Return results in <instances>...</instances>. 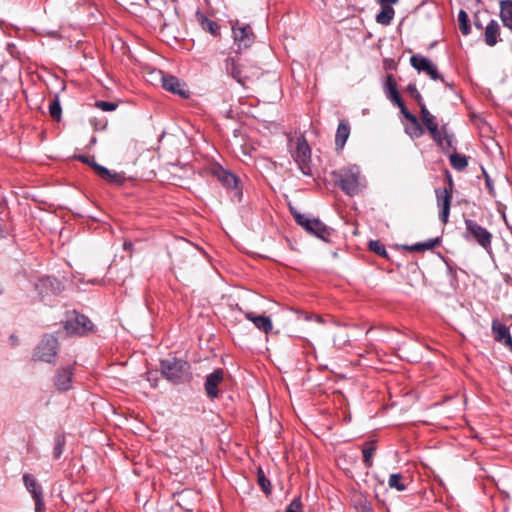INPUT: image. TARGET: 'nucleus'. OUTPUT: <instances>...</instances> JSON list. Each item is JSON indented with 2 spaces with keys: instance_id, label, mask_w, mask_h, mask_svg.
<instances>
[{
  "instance_id": "obj_20",
  "label": "nucleus",
  "mask_w": 512,
  "mask_h": 512,
  "mask_svg": "<svg viewBox=\"0 0 512 512\" xmlns=\"http://www.w3.org/2000/svg\"><path fill=\"white\" fill-rule=\"evenodd\" d=\"M386 86H387V98L392 103H394L395 105H397L399 107L401 113L403 111L407 110V108L404 104V101L402 100V98L397 90V84L393 80L392 76H390V75L387 77Z\"/></svg>"
},
{
  "instance_id": "obj_31",
  "label": "nucleus",
  "mask_w": 512,
  "mask_h": 512,
  "mask_svg": "<svg viewBox=\"0 0 512 512\" xmlns=\"http://www.w3.org/2000/svg\"><path fill=\"white\" fill-rule=\"evenodd\" d=\"M450 163L454 169L462 171L467 167L468 160L466 156L454 153L450 156Z\"/></svg>"
},
{
  "instance_id": "obj_5",
  "label": "nucleus",
  "mask_w": 512,
  "mask_h": 512,
  "mask_svg": "<svg viewBox=\"0 0 512 512\" xmlns=\"http://www.w3.org/2000/svg\"><path fill=\"white\" fill-rule=\"evenodd\" d=\"M293 216L301 227L307 232L316 237L327 240L330 236L328 227L317 218H309L308 216L300 213H293Z\"/></svg>"
},
{
  "instance_id": "obj_22",
  "label": "nucleus",
  "mask_w": 512,
  "mask_h": 512,
  "mask_svg": "<svg viewBox=\"0 0 512 512\" xmlns=\"http://www.w3.org/2000/svg\"><path fill=\"white\" fill-rule=\"evenodd\" d=\"M350 135V124L347 120H341L339 122L336 135H335V145L337 149H342L346 141L348 140Z\"/></svg>"
},
{
  "instance_id": "obj_34",
  "label": "nucleus",
  "mask_w": 512,
  "mask_h": 512,
  "mask_svg": "<svg viewBox=\"0 0 512 512\" xmlns=\"http://www.w3.org/2000/svg\"><path fill=\"white\" fill-rule=\"evenodd\" d=\"M257 480H258V484L260 485L262 490L267 494L270 493V491H271L270 481L266 478L264 471L261 468L258 469Z\"/></svg>"
},
{
  "instance_id": "obj_32",
  "label": "nucleus",
  "mask_w": 512,
  "mask_h": 512,
  "mask_svg": "<svg viewBox=\"0 0 512 512\" xmlns=\"http://www.w3.org/2000/svg\"><path fill=\"white\" fill-rule=\"evenodd\" d=\"M459 29L463 35L470 33L469 18L464 10H460L458 14Z\"/></svg>"
},
{
  "instance_id": "obj_38",
  "label": "nucleus",
  "mask_w": 512,
  "mask_h": 512,
  "mask_svg": "<svg viewBox=\"0 0 512 512\" xmlns=\"http://www.w3.org/2000/svg\"><path fill=\"white\" fill-rule=\"evenodd\" d=\"M95 106L102 111H114L117 108V104L108 101H97Z\"/></svg>"
},
{
  "instance_id": "obj_23",
  "label": "nucleus",
  "mask_w": 512,
  "mask_h": 512,
  "mask_svg": "<svg viewBox=\"0 0 512 512\" xmlns=\"http://www.w3.org/2000/svg\"><path fill=\"white\" fill-rule=\"evenodd\" d=\"M93 169L102 179H104L110 183H113V184H121L122 183V176L118 173L111 172L107 168H105L97 163H93Z\"/></svg>"
},
{
  "instance_id": "obj_7",
  "label": "nucleus",
  "mask_w": 512,
  "mask_h": 512,
  "mask_svg": "<svg viewBox=\"0 0 512 512\" xmlns=\"http://www.w3.org/2000/svg\"><path fill=\"white\" fill-rule=\"evenodd\" d=\"M310 157L311 150L307 141L304 138H299L296 143V148L293 152V158L298 164L299 169L305 175H310L311 173L309 166Z\"/></svg>"
},
{
  "instance_id": "obj_39",
  "label": "nucleus",
  "mask_w": 512,
  "mask_h": 512,
  "mask_svg": "<svg viewBox=\"0 0 512 512\" xmlns=\"http://www.w3.org/2000/svg\"><path fill=\"white\" fill-rule=\"evenodd\" d=\"M440 132H441V139H442V145L441 146L443 147L446 144L448 147H451L452 143H453V136L449 135L447 133L446 126H443L440 129Z\"/></svg>"
},
{
  "instance_id": "obj_16",
  "label": "nucleus",
  "mask_w": 512,
  "mask_h": 512,
  "mask_svg": "<svg viewBox=\"0 0 512 512\" xmlns=\"http://www.w3.org/2000/svg\"><path fill=\"white\" fill-rule=\"evenodd\" d=\"M225 69L230 76H232L237 82L241 84H243L244 80L248 78V75H246L243 71L239 57H228L225 62Z\"/></svg>"
},
{
  "instance_id": "obj_42",
  "label": "nucleus",
  "mask_w": 512,
  "mask_h": 512,
  "mask_svg": "<svg viewBox=\"0 0 512 512\" xmlns=\"http://www.w3.org/2000/svg\"><path fill=\"white\" fill-rule=\"evenodd\" d=\"M399 0H378L381 6L392 7L393 4H396Z\"/></svg>"
},
{
  "instance_id": "obj_18",
  "label": "nucleus",
  "mask_w": 512,
  "mask_h": 512,
  "mask_svg": "<svg viewBox=\"0 0 512 512\" xmlns=\"http://www.w3.org/2000/svg\"><path fill=\"white\" fill-rule=\"evenodd\" d=\"M492 332L496 341L512 348V338L506 325L494 320L492 322Z\"/></svg>"
},
{
  "instance_id": "obj_3",
  "label": "nucleus",
  "mask_w": 512,
  "mask_h": 512,
  "mask_svg": "<svg viewBox=\"0 0 512 512\" xmlns=\"http://www.w3.org/2000/svg\"><path fill=\"white\" fill-rule=\"evenodd\" d=\"M234 45L237 47L236 52L248 49L255 41L254 32L249 24L239 20L231 22Z\"/></svg>"
},
{
  "instance_id": "obj_24",
  "label": "nucleus",
  "mask_w": 512,
  "mask_h": 512,
  "mask_svg": "<svg viewBox=\"0 0 512 512\" xmlns=\"http://www.w3.org/2000/svg\"><path fill=\"white\" fill-rule=\"evenodd\" d=\"M500 27L496 20H491L485 28V43L489 46H494L498 41Z\"/></svg>"
},
{
  "instance_id": "obj_19",
  "label": "nucleus",
  "mask_w": 512,
  "mask_h": 512,
  "mask_svg": "<svg viewBox=\"0 0 512 512\" xmlns=\"http://www.w3.org/2000/svg\"><path fill=\"white\" fill-rule=\"evenodd\" d=\"M403 116L406 120L409 121V124L405 127V132L411 137V138H419L424 134V129L420 125L417 117L410 113L407 110L402 112Z\"/></svg>"
},
{
  "instance_id": "obj_4",
  "label": "nucleus",
  "mask_w": 512,
  "mask_h": 512,
  "mask_svg": "<svg viewBox=\"0 0 512 512\" xmlns=\"http://www.w3.org/2000/svg\"><path fill=\"white\" fill-rule=\"evenodd\" d=\"M58 349V339L53 335H45L36 347L33 358L36 361L53 363Z\"/></svg>"
},
{
  "instance_id": "obj_47",
  "label": "nucleus",
  "mask_w": 512,
  "mask_h": 512,
  "mask_svg": "<svg viewBox=\"0 0 512 512\" xmlns=\"http://www.w3.org/2000/svg\"><path fill=\"white\" fill-rule=\"evenodd\" d=\"M475 26H476L477 28H479V29H481V28H482L481 24H480V23H478V22H475Z\"/></svg>"
},
{
  "instance_id": "obj_36",
  "label": "nucleus",
  "mask_w": 512,
  "mask_h": 512,
  "mask_svg": "<svg viewBox=\"0 0 512 512\" xmlns=\"http://www.w3.org/2000/svg\"><path fill=\"white\" fill-rule=\"evenodd\" d=\"M407 92L411 95L412 98H414L417 101L419 106L421 104H424L423 101H422V96L419 93V91L417 90L415 84H409L407 86Z\"/></svg>"
},
{
  "instance_id": "obj_6",
  "label": "nucleus",
  "mask_w": 512,
  "mask_h": 512,
  "mask_svg": "<svg viewBox=\"0 0 512 512\" xmlns=\"http://www.w3.org/2000/svg\"><path fill=\"white\" fill-rule=\"evenodd\" d=\"M93 324L88 317L72 312L67 316L64 324V329L69 335H83L92 330Z\"/></svg>"
},
{
  "instance_id": "obj_43",
  "label": "nucleus",
  "mask_w": 512,
  "mask_h": 512,
  "mask_svg": "<svg viewBox=\"0 0 512 512\" xmlns=\"http://www.w3.org/2000/svg\"><path fill=\"white\" fill-rule=\"evenodd\" d=\"M410 251H425L421 246V243H416L410 247H407Z\"/></svg>"
},
{
  "instance_id": "obj_37",
  "label": "nucleus",
  "mask_w": 512,
  "mask_h": 512,
  "mask_svg": "<svg viewBox=\"0 0 512 512\" xmlns=\"http://www.w3.org/2000/svg\"><path fill=\"white\" fill-rule=\"evenodd\" d=\"M285 512H302L301 499L299 497L294 498L286 508Z\"/></svg>"
},
{
  "instance_id": "obj_25",
  "label": "nucleus",
  "mask_w": 512,
  "mask_h": 512,
  "mask_svg": "<svg viewBox=\"0 0 512 512\" xmlns=\"http://www.w3.org/2000/svg\"><path fill=\"white\" fill-rule=\"evenodd\" d=\"M215 174L225 187L232 189L237 188L238 179L229 171L219 167L215 170Z\"/></svg>"
},
{
  "instance_id": "obj_9",
  "label": "nucleus",
  "mask_w": 512,
  "mask_h": 512,
  "mask_svg": "<svg viewBox=\"0 0 512 512\" xmlns=\"http://www.w3.org/2000/svg\"><path fill=\"white\" fill-rule=\"evenodd\" d=\"M466 230L477 241V243L488 250L491 247V233L473 220H465Z\"/></svg>"
},
{
  "instance_id": "obj_29",
  "label": "nucleus",
  "mask_w": 512,
  "mask_h": 512,
  "mask_svg": "<svg viewBox=\"0 0 512 512\" xmlns=\"http://www.w3.org/2000/svg\"><path fill=\"white\" fill-rule=\"evenodd\" d=\"M198 21L200 22V25L203 30H205L215 36L219 34L220 27L215 21L207 18L206 16H204L202 14H198Z\"/></svg>"
},
{
  "instance_id": "obj_17",
  "label": "nucleus",
  "mask_w": 512,
  "mask_h": 512,
  "mask_svg": "<svg viewBox=\"0 0 512 512\" xmlns=\"http://www.w3.org/2000/svg\"><path fill=\"white\" fill-rule=\"evenodd\" d=\"M162 85L167 90L181 97H188L184 84L175 76L167 75L162 77Z\"/></svg>"
},
{
  "instance_id": "obj_1",
  "label": "nucleus",
  "mask_w": 512,
  "mask_h": 512,
  "mask_svg": "<svg viewBox=\"0 0 512 512\" xmlns=\"http://www.w3.org/2000/svg\"><path fill=\"white\" fill-rule=\"evenodd\" d=\"M338 186L349 196L358 194L365 187V180L361 175L360 168L352 165L339 170Z\"/></svg>"
},
{
  "instance_id": "obj_27",
  "label": "nucleus",
  "mask_w": 512,
  "mask_h": 512,
  "mask_svg": "<svg viewBox=\"0 0 512 512\" xmlns=\"http://www.w3.org/2000/svg\"><path fill=\"white\" fill-rule=\"evenodd\" d=\"M376 451V443L375 441H368L364 444L362 448L363 453V462L366 467H371L373 465L372 457Z\"/></svg>"
},
{
  "instance_id": "obj_15",
  "label": "nucleus",
  "mask_w": 512,
  "mask_h": 512,
  "mask_svg": "<svg viewBox=\"0 0 512 512\" xmlns=\"http://www.w3.org/2000/svg\"><path fill=\"white\" fill-rule=\"evenodd\" d=\"M36 289L42 296L57 294L63 289L62 283L53 277H43L36 284Z\"/></svg>"
},
{
  "instance_id": "obj_13",
  "label": "nucleus",
  "mask_w": 512,
  "mask_h": 512,
  "mask_svg": "<svg viewBox=\"0 0 512 512\" xmlns=\"http://www.w3.org/2000/svg\"><path fill=\"white\" fill-rule=\"evenodd\" d=\"M224 371L216 369L206 377L205 391L209 398L214 399L218 397V386L223 382Z\"/></svg>"
},
{
  "instance_id": "obj_28",
  "label": "nucleus",
  "mask_w": 512,
  "mask_h": 512,
  "mask_svg": "<svg viewBox=\"0 0 512 512\" xmlns=\"http://www.w3.org/2000/svg\"><path fill=\"white\" fill-rule=\"evenodd\" d=\"M395 11L392 7L381 6V11L376 15V22L381 25H389L394 17Z\"/></svg>"
},
{
  "instance_id": "obj_33",
  "label": "nucleus",
  "mask_w": 512,
  "mask_h": 512,
  "mask_svg": "<svg viewBox=\"0 0 512 512\" xmlns=\"http://www.w3.org/2000/svg\"><path fill=\"white\" fill-rule=\"evenodd\" d=\"M390 488H394L397 491H404L406 489L402 482V475L400 473L391 474L388 480Z\"/></svg>"
},
{
  "instance_id": "obj_44",
  "label": "nucleus",
  "mask_w": 512,
  "mask_h": 512,
  "mask_svg": "<svg viewBox=\"0 0 512 512\" xmlns=\"http://www.w3.org/2000/svg\"><path fill=\"white\" fill-rule=\"evenodd\" d=\"M80 159L89 164L92 168H93V163H96L94 160H90L88 157H85V156H81Z\"/></svg>"
},
{
  "instance_id": "obj_40",
  "label": "nucleus",
  "mask_w": 512,
  "mask_h": 512,
  "mask_svg": "<svg viewBox=\"0 0 512 512\" xmlns=\"http://www.w3.org/2000/svg\"><path fill=\"white\" fill-rule=\"evenodd\" d=\"M63 453V442L61 440L57 441V444L54 448V456L55 458L60 457V455Z\"/></svg>"
},
{
  "instance_id": "obj_48",
  "label": "nucleus",
  "mask_w": 512,
  "mask_h": 512,
  "mask_svg": "<svg viewBox=\"0 0 512 512\" xmlns=\"http://www.w3.org/2000/svg\"><path fill=\"white\" fill-rule=\"evenodd\" d=\"M421 246L423 247L424 250H427L426 249V242H421Z\"/></svg>"
},
{
  "instance_id": "obj_14",
  "label": "nucleus",
  "mask_w": 512,
  "mask_h": 512,
  "mask_svg": "<svg viewBox=\"0 0 512 512\" xmlns=\"http://www.w3.org/2000/svg\"><path fill=\"white\" fill-rule=\"evenodd\" d=\"M73 368L71 366L59 368L56 371L54 385L58 391H68L72 386Z\"/></svg>"
},
{
  "instance_id": "obj_8",
  "label": "nucleus",
  "mask_w": 512,
  "mask_h": 512,
  "mask_svg": "<svg viewBox=\"0 0 512 512\" xmlns=\"http://www.w3.org/2000/svg\"><path fill=\"white\" fill-rule=\"evenodd\" d=\"M448 182H449L448 188L447 187H445L443 189L437 188L435 190L437 204H438V206L442 207L439 218L442 221V223H444V224H446L448 221V217H449V213H450L451 198H452V188H453V182L450 177L448 179Z\"/></svg>"
},
{
  "instance_id": "obj_30",
  "label": "nucleus",
  "mask_w": 512,
  "mask_h": 512,
  "mask_svg": "<svg viewBox=\"0 0 512 512\" xmlns=\"http://www.w3.org/2000/svg\"><path fill=\"white\" fill-rule=\"evenodd\" d=\"M49 114L53 119L57 121L61 119L62 108L58 95H55L49 104Z\"/></svg>"
},
{
  "instance_id": "obj_12",
  "label": "nucleus",
  "mask_w": 512,
  "mask_h": 512,
  "mask_svg": "<svg viewBox=\"0 0 512 512\" xmlns=\"http://www.w3.org/2000/svg\"><path fill=\"white\" fill-rule=\"evenodd\" d=\"M421 112V120L423 124L427 127L430 132L432 138L439 144L442 145L441 132L436 122V118L432 115L425 104L420 105Z\"/></svg>"
},
{
  "instance_id": "obj_35",
  "label": "nucleus",
  "mask_w": 512,
  "mask_h": 512,
  "mask_svg": "<svg viewBox=\"0 0 512 512\" xmlns=\"http://www.w3.org/2000/svg\"><path fill=\"white\" fill-rule=\"evenodd\" d=\"M369 249L382 257H387V251H386L384 245L380 241H377V240L370 241Z\"/></svg>"
},
{
  "instance_id": "obj_2",
  "label": "nucleus",
  "mask_w": 512,
  "mask_h": 512,
  "mask_svg": "<svg viewBox=\"0 0 512 512\" xmlns=\"http://www.w3.org/2000/svg\"><path fill=\"white\" fill-rule=\"evenodd\" d=\"M188 362L177 359L169 358L161 361L162 374L174 383H181L190 378Z\"/></svg>"
},
{
  "instance_id": "obj_49",
  "label": "nucleus",
  "mask_w": 512,
  "mask_h": 512,
  "mask_svg": "<svg viewBox=\"0 0 512 512\" xmlns=\"http://www.w3.org/2000/svg\"><path fill=\"white\" fill-rule=\"evenodd\" d=\"M511 233H512V228H511Z\"/></svg>"
},
{
  "instance_id": "obj_46",
  "label": "nucleus",
  "mask_w": 512,
  "mask_h": 512,
  "mask_svg": "<svg viewBox=\"0 0 512 512\" xmlns=\"http://www.w3.org/2000/svg\"><path fill=\"white\" fill-rule=\"evenodd\" d=\"M124 249L125 250H130L132 248V243L130 242H125L124 245H123Z\"/></svg>"
},
{
  "instance_id": "obj_21",
  "label": "nucleus",
  "mask_w": 512,
  "mask_h": 512,
  "mask_svg": "<svg viewBox=\"0 0 512 512\" xmlns=\"http://www.w3.org/2000/svg\"><path fill=\"white\" fill-rule=\"evenodd\" d=\"M246 318L251 321L260 331L268 334L272 328V321L267 316L255 315L252 312L245 313Z\"/></svg>"
},
{
  "instance_id": "obj_45",
  "label": "nucleus",
  "mask_w": 512,
  "mask_h": 512,
  "mask_svg": "<svg viewBox=\"0 0 512 512\" xmlns=\"http://www.w3.org/2000/svg\"><path fill=\"white\" fill-rule=\"evenodd\" d=\"M485 176H486V186L489 189V191L492 192L493 186H492L491 179L488 177V175L486 173H485Z\"/></svg>"
},
{
  "instance_id": "obj_26",
  "label": "nucleus",
  "mask_w": 512,
  "mask_h": 512,
  "mask_svg": "<svg viewBox=\"0 0 512 512\" xmlns=\"http://www.w3.org/2000/svg\"><path fill=\"white\" fill-rule=\"evenodd\" d=\"M500 8V16L504 26L512 29V1H501Z\"/></svg>"
},
{
  "instance_id": "obj_10",
  "label": "nucleus",
  "mask_w": 512,
  "mask_h": 512,
  "mask_svg": "<svg viewBox=\"0 0 512 512\" xmlns=\"http://www.w3.org/2000/svg\"><path fill=\"white\" fill-rule=\"evenodd\" d=\"M410 64L419 72L426 73L432 80L442 79L438 73L436 65L427 57L422 55H413L410 58Z\"/></svg>"
},
{
  "instance_id": "obj_41",
  "label": "nucleus",
  "mask_w": 512,
  "mask_h": 512,
  "mask_svg": "<svg viewBox=\"0 0 512 512\" xmlns=\"http://www.w3.org/2000/svg\"><path fill=\"white\" fill-rule=\"evenodd\" d=\"M426 242V249L431 250L439 244L438 238L428 239Z\"/></svg>"
},
{
  "instance_id": "obj_11",
  "label": "nucleus",
  "mask_w": 512,
  "mask_h": 512,
  "mask_svg": "<svg viewBox=\"0 0 512 512\" xmlns=\"http://www.w3.org/2000/svg\"><path fill=\"white\" fill-rule=\"evenodd\" d=\"M23 481L27 488V490L32 495L35 501V511L43 512L44 510V502H43V492L41 486L37 483L35 477L31 474H24Z\"/></svg>"
}]
</instances>
